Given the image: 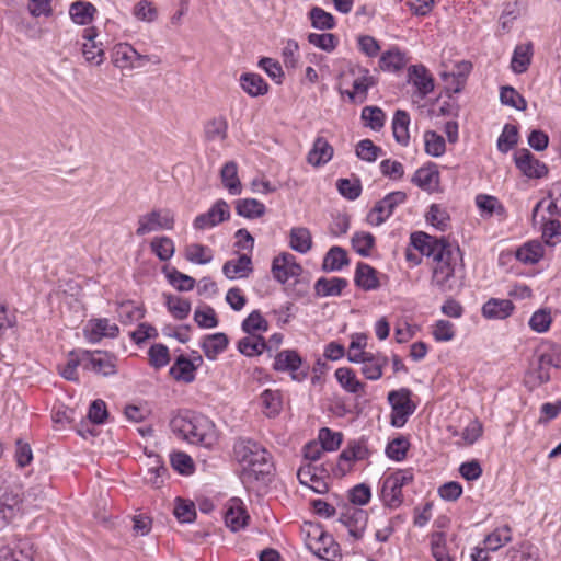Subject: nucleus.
Here are the masks:
<instances>
[{"label":"nucleus","mask_w":561,"mask_h":561,"mask_svg":"<svg viewBox=\"0 0 561 561\" xmlns=\"http://www.w3.org/2000/svg\"><path fill=\"white\" fill-rule=\"evenodd\" d=\"M233 458L241 468L244 483L264 481L273 470L271 454L257 442L239 438L233 444Z\"/></svg>","instance_id":"1"},{"label":"nucleus","mask_w":561,"mask_h":561,"mask_svg":"<svg viewBox=\"0 0 561 561\" xmlns=\"http://www.w3.org/2000/svg\"><path fill=\"white\" fill-rule=\"evenodd\" d=\"M174 435L190 443L211 449L218 443V433L214 422L203 414L182 411L170 421Z\"/></svg>","instance_id":"2"},{"label":"nucleus","mask_w":561,"mask_h":561,"mask_svg":"<svg viewBox=\"0 0 561 561\" xmlns=\"http://www.w3.org/2000/svg\"><path fill=\"white\" fill-rule=\"evenodd\" d=\"M463 272L459 248L451 245L432 262L431 285L440 293L457 291L462 287Z\"/></svg>","instance_id":"3"},{"label":"nucleus","mask_w":561,"mask_h":561,"mask_svg":"<svg viewBox=\"0 0 561 561\" xmlns=\"http://www.w3.org/2000/svg\"><path fill=\"white\" fill-rule=\"evenodd\" d=\"M376 84L369 69L350 64L340 75L339 92L352 103H364L368 91Z\"/></svg>","instance_id":"4"},{"label":"nucleus","mask_w":561,"mask_h":561,"mask_svg":"<svg viewBox=\"0 0 561 561\" xmlns=\"http://www.w3.org/2000/svg\"><path fill=\"white\" fill-rule=\"evenodd\" d=\"M414 481V470L412 468L397 469L393 472L385 474L379 480V497L381 503L390 508H399L403 499V488Z\"/></svg>","instance_id":"5"},{"label":"nucleus","mask_w":561,"mask_h":561,"mask_svg":"<svg viewBox=\"0 0 561 561\" xmlns=\"http://www.w3.org/2000/svg\"><path fill=\"white\" fill-rule=\"evenodd\" d=\"M306 547L325 561H336L341 558L340 545L319 525H311L307 530Z\"/></svg>","instance_id":"6"},{"label":"nucleus","mask_w":561,"mask_h":561,"mask_svg":"<svg viewBox=\"0 0 561 561\" xmlns=\"http://www.w3.org/2000/svg\"><path fill=\"white\" fill-rule=\"evenodd\" d=\"M337 520L347 530L346 540L350 543H355L364 538L368 524V513L360 507L345 505Z\"/></svg>","instance_id":"7"},{"label":"nucleus","mask_w":561,"mask_h":561,"mask_svg":"<svg viewBox=\"0 0 561 561\" xmlns=\"http://www.w3.org/2000/svg\"><path fill=\"white\" fill-rule=\"evenodd\" d=\"M411 397L412 392L408 388H400L388 393V402L391 407L390 423L393 427H403L416 410V404L413 403Z\"/></svg>","instance_id":"8"},{"label":"nucleus","mask_w":561,"mask_h":561,"mask_svg":"<svg viewBox=\"0 0 561 561\" xmlns=\"http://www.w3.org/2000/svg\"><path fill=\"white\" fill-rule=\"evenodd\" d=\"M174 214L167 208H154L138 217L137 236H146L160 230H172L174 228Z\"/></svg>","instance_id":"9"},{"label":"nucleus","mask_w":561,"mask_h":561,"mask_svg":"<svg viewBox=\"0 0 561 561\" xmlns=\"http://www.w3.org/2000/svg\"><path fill=\"white\" fill-rule=\"evenodd\" d=\"M112 61L121 69L141 68L148 62L154 65L160 62L159 57L141 55L130 44L119 43L113 47Z\"/></svg>","instance_id":"10"},{"label":"nucleus","mask_w":561,"mask_h":561,"mask_svg":"<svg viewBox=\"0 0 561 561\" xmlns=\"http://www.w3.org/2000/svg\"><path fill=\"white\" fill-rule=\"evenodd\" d=\"M538 352L537 379L546 383L551 379V368L561 370V344L546 341L540 344Z\"/></svg>","instance_id":"11"},{"label":"nucleus","mask_w":561,"mask_h":561,"mask_svg":"<svg viewBox=\"0 0 561 561\" xmlns=\"http://www.w3.org/2000/svg\"><path fill=\"white\" fill-rule=\"evenodd\" d=\"M407 194L402 191H394L387 194L382 199L376 203L367 215V222L370 226L378 227L382 225L394 211V209L405 203Z\"/></svg>","instance_id":"12"},{"label":"nucleus","mask_w":561,"mask_h":561,"mask_svg":"<svg viewBox=\"0 0 561 561\" xmlns=\"http://www.w3.org/2000/svg\"><path fill=\"white\" fill-rule=\"evenodd\" d=\"M273 368L276 371L289 373L293 380L302 381L308 377V365H305L300 355L294 350L279 352L274 359Z\"/></svg>","instance_id":"13"},{"label":"nucleus","mask_w":561,"mask_h":561,"mask_svg":"<svg viewBox=\"0 0 561 561\" xmlns=\"http://www.w3.org/2000/svg\"><path fill=\"white\" fill-rule=\"evenodd\" d=\"M83 370L92 371L104 377L116 374V357L105 351H82Z\"/></svg>","instance_id":"14"},{"label":"nucleus","mask_w":561,"mask_h":561,"mask_svg":"<svg viewBox=\"0 0 561 561\" xmlns=\"http://www.w3.org/2000/svg\"><path fill=\"white\" fill-rule=\"evenodd\" d=\"M119 335V327L108 318H91L83 327V336L90 344L103 339L114 340Z\"/></svg>","instance_id":"15"},{"label":"nucleus","mask_w":561,"mask_h":561,"mask_svg":"<svg viewBox=\"0 0 561 561\" xmlns=\"http://www.w3.org/2000/svg\"><path fill=\"white\" fill-rule=\"evenodd\" d=\"M451 245L444 238L438 239L423 231H416L410 236V247L422 255L432 257V260L436 259V254H442Z\"/></svg>","instance_id":"16"},{"label":"nucleus","mask_w":561,"mask_h":561,"mask_svg":"<svg viewBox=\"0 0 561 561\" xmlns=\"http://www.w3.org/2000/svg\"><path fill=\"white\" fill-rule=\"evenodd\" d=\"M514 162L520 173L528 179H541L548 174V167L535 158L528 149H519L514 153Z\"/></svg>","instance_id":"17"},{"label":"nucleus","mask_w":561,"mask_h":561,"mask_svg":"<svg viewBox=\"0 0 561 561\" xmlns=\"http://www.w3.org/2000/svg\"><path fill=\"white\" fill-rule=\"evenodd\" d=\"M230 218V208L226 201L218 199L203 214L195 217L193 227L196 230L210 229Z\"/></svg>","instance_id":"18"},{"label":"nucleus","mask_w":561,"mask_h":561,"mask_svg":"<svg viewBox=\"0 0 561 561\" xmlns=\"http://www.w3.org/2000/svg\"><path fill=\"white\" fill-rule=\"evenodd\" d=\"M408 82L414 88L413 95L419 99L426 98L434 90V78L422 64L408 68Z\"/></svg>","instance_id":"19"},{"label":"nucleus","mask_w":561,"mask_h":561,"mask_svg":"<svg viewBox=\"0 0 561 561\" xmlns=\"http://www.w3.org/2000/svg\"><path fill=\"white\" fill-rule=\"evenodd\" d=\"M301 266L296 262V257L288 252H284L272 262V274L274 278L285 284L290 278L298 277L301 274Z\"/></svg>","instance_id":"20"},{"label":"nucleus","mask_w":561,"mask_h":561,"mask_svg":"<svg viewBox=\"0 0 561 561\" xmlns=\"http://www.w3.org/2000/svg\"><path fill=\"white\" fill-rule=\"evenodd\" d=\"M353 363L362 365L360 373L367 380L376 381L382 377L383 369L389 364V358L381 352H369L362 356L359 360Z\"/></svg>","instance_id":"21"},{"label":"nucleus","mask_w":561,"mask_h":561,"mask_svg":"<svg viewBox=\"0 0 561 561\" xmlns=\"http://www.w3.org/2000/svg\"><path fill=\"white\" fill-rule=\"evenodd\" d=\"M225 524L231 531L243 529L250 519L244 503L237 497L228 501L225 511Z\"/></svg>","instance_id":"22"},{"label":"nucleus","mask_w":561,"mask_h":561,"mask_svg":"<svg viewBox=\"0 0 561 561\" xmlns=\"http://www.w3.org/2000/svg\"><path fill=\"white\" fill-rule=\"evenodd\" d=\"M515 306L510 299L490 298L481 308V314L488 320H505L513 314Z\"/></svg>","instance_id":"23"},{"label":"nucleus","mask_w":561,"mask_h":561,"mask_svg":"<svg viewBox=\"0 0 561 561\" xmlns=\"http://www.w3.org/2000/svg\"><path fill=\"white\" fill-rule=\"evenodd\" d=\"M95 28L88 27L83 30L82 55L87 62L99 66L104 61V50L102 44L95 42Z\"/></svg>","instance_id":"24"},{"label":"nucleus","mask_w":561,"mask_h":561,"mask_svg":"<svg viewBox=\"0 0 561 561\" xmlns=\"http://www.w3.org/2000/svg\"><path fill=\"white\" fill-rule=\"evenodd\" d=\"M333 154L334 149L330 142L324 137L317 136L307 154V162L314 168H320L329 163Z\"/></svg>","instance_id":"25"},{"label":"nucleus","mask_w":561,"mask_h":561,"mask_svg":"<svg viewBox=\"0 0 561 561\" xmlns=\"http://www.w3.org/2000/svg\"><path fill=\"white\" fill-rule=\"evenodd\" d=\"M21 510L19 494L5 491L0 495V531L16 517Z\"/></svg>","instance_id":"26"},{"label":"nucleus","mask_w":561,"mask_h":561,"mask_svg":"<svg viewBox=\"0 0 561 561\" xmlns=\"http://www.w3.org/2000/svg\"><path fill=\"white\" fill-rule=\"evenodd\" d=\"M297 477L301 484L310 488L316 493L323 494L328 491L325 477L319 474V469L312 463L301 466L297 472Z\"/></svg>","instance_id":"27"},{"label":"nucleus","mask_w":561,"mask_h":561,"mask_svg":"<svg viewBox=\"0 0 561 561\" xmlns=\"http://www.w3.org/2000/svg\"><path fill=\"white\" fill-rule=\"evenodd\" d=\"M253 272L252 260L248 253L228 260L222 266V274L228 279L245 278Z\"/></svg>","instance_id":"28"},{"label":"nucleus","mask_w":561,"mask_h":561,"mask_svg":"<svg viewBox=\"0 0 561 561\" xmlns=\"http://www.w3.org/2000/svg\"><path fill=\"white\" fill-rule=\"evenodd\" d=\"M412 182L423 191L436 192L439 187V172L436 165L428 164L417 169L412 178Z\"/></svg>","instance_id":"29"},{"label":"nucleus","mask_w":561,"mask_h":561,"mask_svg":"<svg viewBox=\"0 0 561 561\" xmlns=\"http://www.w3.org/2000/svg\"><path fill=\"white\" fill-rule=\"evenodd\" d=\"M533 55L531 42L516 45L511 59V70L516 75L526 72L531 64Z\"/></svg>","instance_id":"30"},{"label":"nucleus","mask_w":561,"mask_h":561,"mask_svg":"<svg viewBox=\"0 0 561 561\" xmlns=\"http://www.w3.org/2000/svg\"><path fill=\"white\" fill-rule=\"evenodd\" d=\"M476 206L480 215L484 218L497 216L500 219L506 218V209L497 197L488 194H478L476 196Z\"/></svg>","instance_id":"31"},{"label":"nucleus","mask_w":561,"mask_h":561,"mask_svg":"<svg viewBox=\"0 0 561 561\" xmlns=\"http://www.w3.org/2000/svg\"><path fill=\"white\" fill-rule=\"evenodd\" d=\"M408 61L409 59L404 51L400 50L398 47H392L381 54L379 68L382 71L396 73L402 70Z\"/></svg>","instance_id":"32"},{"label":"nucleus","mask_w":561,"mask_h":561,"mask_svg":"<svg viewBox=\"0 0 561 561\" xmlns=\"http://www.w3.org/2000/svg\"><path fill=\"white\" fill-rule=\"evenodd\" d=\"M229 340L225 333L218 332L205 335L201 347L209 360H215L228 346Z\"/></svg>","instance_id":"33"},{"label":"nucleus","mask_w":561,"mask_h":561,"mask_svg":"<svg viewBox=\"0 0 561 561\" xmlns=\"http://www.w3.org/2000/svg\"><path fill=\"white\" fill-rule=\"evenodd\" d=\"M220 180L230 195L236 196L242 193V184L238 175V163L236 161H228L222 165Z\"/></svg>","instance_id":"34"},{"label":"nucleus","mask_w":561,"mask_h":561,"mask_svg":"<svg viewBox=\"0 0 561 561\" xmlns=\"http://www.w3.org/2000/svg\"><path fill=\"white\" fill-rule=\"evenodd\" d=\"M239 82L241 89L252 98L264 95L268 91L267 82L259 73H242L240 76Z\"/></svg>","instance_id":"35"},{"label":"nucleus","mask_w":561,"mask_h":561,"mask_svg":"<svg viewBox=\"0 0 561 561\" xmlns=\"http://www.w3.org/2000/svg\"><path fill=\"white\" fill-rule=\"evenodd\" d=\"M335 379L346 392L357 394L364 391L365 385L350 367H340L334 373Z\"/></svg>","instance_id":"36"},{"label":"nucleus","mask_w":561,"mask_h":561,"mask_svg":"<svg viewBox=\"0 0 561 561\" xmlns=\"http://www.w3.org/2000/svg\"><path fill=\"white\" fill-rule=\"evenodd\" d=\"M96 8L89 1L78 0L70 4L69 15L73 23L78 25H88L92 22Z\"/></svg>","instance_id":"37"},{"label":"nucleus","mask_w":561,"mask_h":561,"mask_svg":"<svg viewBox=\"0 0 561 561\" xmlns=\"http://www.w3.org/2000/svg\"><path fill=\"white\" fill-rule=\"evenodd\" d=\"M228 136V121L224 116L209 119L204 125V139L209 142H222Z\"/></svg>","instance_id":"38"},{"label":"nucleus","mask_w":561,"mask_h":561,"mask_svg":"<svg viewBox=\"0 0 561 561\" xmlns=\"http://www.w3.org/2000/svg\"><path fill=\"white\" fill-rule=\"evenodd\" d=\"M347 284V280L342 277H321L314 284V291L319 297L340 296Z\"/></svg>","instance_id":"39"},{"label":"nucleus","mask_w":561,"mask_h":561,"mask_svg":"<svg viewBox=\"0 0 561 561\" xmlns=\"http://www.w3.org/2000/svg\"><path fill=\"white\" fill-rule=\"evenodd\" d=\"M145 309L142 306L135 304L131 300H125L116 304V313L122 324H131L139 321L145 317Z\"/></svg>","instance_id":"40"},{"label":"nucleus","mask_w":561,"mask_h":561,"mask_svg":"<svg viewBox=\"0 0 561 561\" xmlns=\"http://www.w3.org/2000/svg\"><path fill=\"white\" fill-rule=\"evenodd\" d=\"M370 450L365 439H354L348 442L347 446L340 454V460L355 462L368 459Z\"/></svg>","instance_id":"41"},{"label":"nucleus","mask_w":561,"mask_h":561,"mask_svg":"<svg viewBox=\"0 0 561 561\" xmlns=\"http://www.w3.org/2000/svg\"><path fill=\"white\" fill-rule=\"evenodd\" d=\"M262 412L267 417H275L283 407V397L279 390L266 389L260 396Z\"/></svg>","instance_id":"42"},{"label":"nucleus","mask_w":561,"mask_h":561,"mask_svg":"<svg viewBox=\"0 0 561 561\" xmlns=\"http://www.w3.org/2000/svg\"><path fill=\"white\" fill-rule=\"evenodd\" d=\"M354 279L358 287L367 291L379 287L376 270L366 263L357 264Z\"/></svg>","instance_id":"43"},{"label":"nucleus","mask_w":561,"mask_h":561,"mask_svg":"<svg viewBox=\"0 0 561 561\" xmlns=\"http://www.w3.org/2000/svg\"><path fill=\"white\" fill-rule=\"evenodd\" d=\"M545 254V249L538 241L526 242L516 250V259L527 265L538 263Z\"/></svg>","instance_id":"44"},{"label":"nucleus","mask_w":561,"mask_h":561,"mask_svg":"<svg viewBox=\"0 0 561 561\" xmlns=\"http://www.w3.org/2000/svg\"><path fill=\"white\" fill-rule=\"evenodd\" d=\"M237 348L241 354L253 357L261 355L267 348V344L260 334H247L239 340Z\"/></svg>","instance_id":"45"},{"label":"nucleus","mask_w":561,"mask_h":561,"mask_svg":"<svg viewBox=\"0 0 561 561\" xmlns=\"http://www.w3.org/2000/svg\"><path fill=\"white\" fill-rule=\"evenodd\" d=\"M289 245L298 253H308L312 248V237L309 229L305 227L291 228L289 232Z\"/></svg>","instance_id":"46"},{"label":"nucleus","mask_w":561,"mask_h":561,"mask_svg":"<svg viewBox=\"0 0 561 561\" xmlns=\"http://www.w3.org/2000/svg\"><path fill=\"white\" fill-rule=\"evenodd\" d=\"M196 368L197 366L192 360L185 356H180L171 366L170 374L175 380L188 383L195 379Z\"/></svg>","instance_id":"47"},{"label":"nucleus","mask_w":561,"mask_h":561,"mask_svg":"<svg viewBox=\"0 0 561 561\" xmlns=\"http://www.w3.org/2000/svg\"><path fill=\"white\" fill-rule=\"evenodd\" d=\"M236 211L243 218L255 219L265 214L266 207L255 198H241L236 202Z\"/></svg>","instance_id":"48"},{"label":"nucleus","mask_w":561,"mask_h":561,"mask_svg":"<svg viewBox=\"0 0 561 561\" xmlns=\"http://www.w3.org/2000/svg\"><path fill=\"white\" fill-rule=\"evenodd\" d=\"M410 116L405 111L398 110L392 119L393 137L400 145L407 146L410 140Z\"/></svg>","instance_id":"49"},{"label":"nucleus","mask_w":561,"mask_h":561,"mask_svg":"<svg viewBox=\"0 0 561 561\" xmlns=\"http://www.w3.org/2000/svg\"><path fill=\"white\" fill-rule=\"evenodd\" d=\"M184 255L188 262L198 265H206L214 259L213 250L201 243L187 244L185 247Z\"/></svg>","instance_id":"50"},{"label":"nucleus","mask_w":561,"mask_h":561,"mask_svg":"<svg viewBox=\"0 0 561 561\" xmlns=\"http://www.w3.org/2000/svg\"><path fill=\"white\" fill-rule=\"evenodd\" d=\"M552 322L551 309L545 307L533 312L528 320V325L533 332L543 334L550 330Z\"/></svg>","instance_id":"51"},{"label":"nucleus","mask_w":561,"mask_h":561,"mask_svg":"<svg viewBox=\"0 0 561 561\" xmlns=\"http://www.w3.org/2000/svg\"><path fill=\"white\" fill-rule=\"evenodd\" d=\"M350 261L346 251L337 245L332 247L323 259V270L329 272L341 271L348 265Z\"/></svg>","instance_id":"52"},{"label":"nucleus","mask_w":561,"mask_h":561,"mask_svg":"<svg viewBox=\"0 0 561 561\" xmlns=\"http://www.w3.org/2000/svg\"><path fill=\"white\" fill-rule=\"evenodd\" d=\"M152 253L162 262L171 260L175 253L174 241L167 236L154 237L150 242Z\"/></svg>","instance_id":"53"},{"label":"nucleus","mask_w":561,"mask_h":561,"mask_svg":"<svg viewBox=\"0 0 561 561\" xmlns=\"http://www.w3.org/2000/svg\"><path fill=\"white\" fill-rule=\"evenodd\" d=\"M83 350H77L69 353L65 365L59 366L60 375L69 381H78V367L83 369Z\"/></svg>","instance_id":"54"},{"label":"nucleus","mask_w":561,"mask_h":561,"mask_svg":"<svg viewBox=\"0 0 561 561\" xmlns=\"http://www.w3.org/2000/svg\"><path fill=\"white\" fill-rule=\"evenodd\" d=\"M512 540V529L507 525L495 528L484 539L485 549L496 551Z\"/></svg>","instance_id":"55"},{"label":"nucleus","mask_w":561,"mask_h":561,"mask_svg":"<svg viewBox=\"0 0 561 561\" xmlns=\"http://www.w3.org/2000/svg\"><path fill=\"white\" fill-rule=\"evenodd\" d=\"M431 552L435 561H454L447 549L446 535L435 531L430 537Z\"/></svg>","instance_id":"56"},{"label":"nucleus","mask_w":561,"mask_h":561,"mask_svg":"<svg viewBox=\"0 0 561 561\" xmlns=\"http://www.w3.org/2000/svg\"><path fill=\"white\" fill-rule=\"evenodd\" d=\"M351 243L357 254L367 257L375 247V237L367 231H357L353 234Z\"/></svg>","instance_id":"57"},{"label":"nucleus","mask_w":561,"mask_h":561,"mask_svg":"<svg viewBox=\"0 0 561 561\" xmlns=\"http://www.w3.org/2000/svg\"><path fill=\"white\" fill-rule=\"evenodd\" d=\"M409 448V439L404 436H398L387 444L385 454L389 459L400 462L407 458Z\"/></svg>","instance_id":"58"},{"label":"nucleus","mask_w":561,"mask_h":561,"mask_svg":"<svg viewBox=\"0 0 561 561\" xmlns=\"http://www.w3.org/2000/svg\"><path fill=\"white\" fill-rule=\"evenodd\" d=\"M247 334H261L268 331V322L259 310H253L241 324Z\"/></svg>","instance_id":"59"},{"label":"nucleus","mask_w":561,"mask_h":561,"mask_svg":"<svg viewBox=\"0 0 561 561\" xmlns=\"http://www.w3.org/2000/svg\"><path fill=\"white\" fill-rule=\"evenodd\" d=\"M165 306L169 312L178 320H184L191 312V302L179 296L167 295Z\"/></svg>","instance_id":"60"},{"label":"nucleus","mask_w":561,"mask_h":561,"mask_svg":"<svg viewBox=\"0 0 561 561\" xmlns=\"http://www.w3.org/2000/svg\"><path fill=\"white\" fill-rule=\"evenodd\" d=\"M367 336L364 333H354L351 335V343L346 351V358L348 362H357L362 356L369 352L366 351Z\"/></svg>","instance_id":"61"},{"label":"nucleus","mask_w":561,"mask_h":561,"mask_svg":"<svg viewBox=\"0 0 561 561\" xmlns=\"http://www.w3.org/2000/svg\"><path fill=\"white\" fill-rule=\"evenodd\" d=\"M336 188L348 201L357 199L363 191L362 182L358 178L339 179L336 181Z\"/></svg>","instance_id":"62"},{"label":"nucleus","mask_w":561,"mask_h":561,"mask_svg":"<svg viewBox=\"0 0 561 561\" xmlns=\"http://www.w3.org/2000/svg\"><path fill=\"white\" fill-rule=\"evenodd\" d=\"M362 119L364 121L365 126L373 130H380L385 125L386 115L380 107L365 106L362 110Z\"/></svg>","instance_id":"63"},{"label":"nucleus","mask_w":561,"mask_h":561,"mask_svg":"<svg viewBox=\"0 0 561 561\" xmlns=\"http://www.w3.org/2000/svg\"><path fill=\"white\" fill-rule=\"evenodd\" d=\"M355 153L358 159L371 163L382 154V149L370 139H363L356 145Z\"/></svg>","instance_id":"64"}]
</instances>
